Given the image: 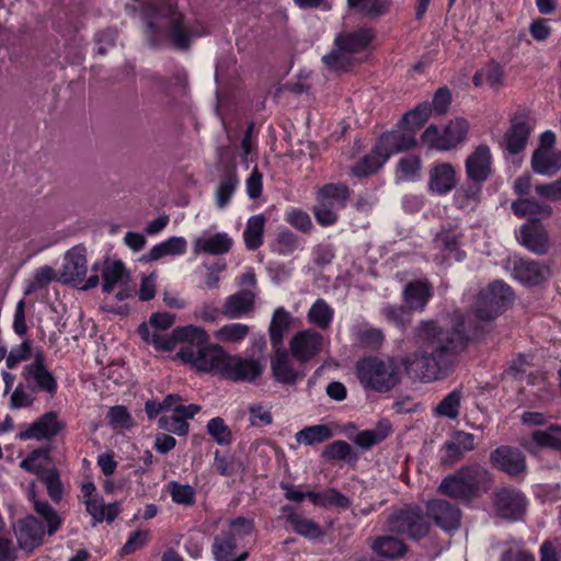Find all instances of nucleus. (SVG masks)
<instances>
[{
	"mask_svg": "<svg viewBox=\"0 0 561 561\" xmlns=\"http://www.w3.org/2000/svg\"><path fill=\"white\" fill-rule=\"evenodd\" d=\"M513 299L511 287L502 280H494L479 293L473 306L476 318L483 324H472L459 311L453 312L447 319L421 321L414 329L417 350L404 359L405 369L426 382L446 377L469 341L482 336L488 331L489 322L502 313Z\"/></svg>",
	"mask_w": 561,
	"mask_h": 561,
	"instance_id": "obj_1",
	"label": "nucleus"
},
{
	"mask_svg": "<svg viewBox=\"0 0 561 561\" xmlns=\"http://www.w3.org/2000/svg\"><path fill=\"white\" fill-rule=\"evenodd\" d=\"M144 32L150 46H158L169 39L178 49H187L191 41L202 36L203 25L186 19L173 0H154L142 7Z\"/></svg>",
	"mask_w": 561,
	"mask_h": 561,
	"instance_id": "obj_2",
	"label": "nucleus"
},
{
	"mask_svg": "<svg viewBox=\"0 0 561 561\" xmlns=\"http://www.w3.org/2000/svg\"><path fill=\"white\" fill-rule=\"evenodd\" d=\"M175 336L184 344L178 352L182 362L197 371L213 373L221 377L227 352L218 344L209 343L207 332L198 327L186 325L175 329Z\"/></svg>",
	"mask_w": 561,
	"mask_h": 561,
	"instance_id": "obj_3",
	"label": "nucleus"
},
{
	"mask_svg": "<svg viewBox=\"0 0 561 561\" xmlns=\"http://www.w3.org/2000/svg\"><path fill=\"white\" fill-rule=\"evenodd\" d=\"M356 375L365 390L386 393L396 388L401 370L392 357L369 356L357 362Z\"/></svg>",
	"mask_w": 561,
	"mask_h": 561,
	"instance_id": "obj_4",
	"label": "nucleus"
},
{
	"mask_svg": "<svg viewBox=\"0 0 561 561\" xmlns=\"http://www.w3.org/2000/svg\"><path fill=\"white\" fill-rule=\"evenodd\" d=\"M102 277V291L111 294L115 291L117 300L122 301L131 296L134 287L129 285L130 275L125 265L117 260L105 259L102 263H94L91 274L87 278L82 290H89L98 287L100 284V275Z\"/></svg>",
	"mask_w": 561,
	"mask_h": 561,
	"instance_id": "obj_5",
	"label": "nucleus"
},
{
	"mask_svg": "<svg viewBox=\"0 0 561 561\" xmlns=\"http://www.w3.org/2000/svg\"><path fill=\"white\" fill-rule=\"evenodd\" d=\"M431 524L423 511L417 506L405 505L396 510L388 518L387 528L390 533L419 540L427 536Z\"/></svg>",
	"mask_w": 561,
	"mask_h": 561,
	"instance_id": "obj_6",
	"label": "nucleus"
},
{
	"mask_svg": "<svg viewBox=\"0 0 561 561\" xmlns=\"http://www.w3.org/2000/svg\"><path fill=\"white\" fill-rule=\"evenodd\" d=\"M467 131V121L457 118L449 122L442 131H439L435 125H430L423 133L422 140L431 148L446 151L461 142L465 139Z\"/></svg>",
	"mask_w": 561,
	"mask_h": 561,
	"instance_id": "obj_7",
	"label": "nucleus"
},
{
	"mask_svg": "<svg viewBox=\"0 0 561 561\" xmlns=\"http://www.w3.org/2000/svg\"><path fill=\"white\" fill-rule=\"evenodd\" d=\"M22 376L32 391H42L49 397L56 394L57 380L48 370L43 352H37L34 360L24 366Z\"/></svg>",
	"mask_w": 561,
	"mask_h": 561,
	"instance_id": "obj_8",
	"label": "nucleus"
},
{
	"mask_svg": "<svg viewBox=\"0 0 561 561\" xmlns=\"http://www.w3.org/2000/svg\"><path fill=\"white\" fill-rule=\"evenodd\" d=\"M490 463L496 470L506 473L511 478H523L527 472L525 455L510 445H502L490 454Z\"/></svg>",
	"mask_w": 561,
	"mask_h": 561,
	"instance_id": "obj_9",
	"label": "nucleus"
},
{
	"mask_svg": "<svg viewBox=\"0 0 561 561\" xmlns=\"http://www.w3.org/2000/svg\"><path fill=\"white\" fill-rule=\"evenodd\" d=\"M492 500L495 514L503 519L517 520L526 512L527 500L515 489H497L493 492Z\"/></svg>",
	"mask_w": 561,
	"mask_h": 561,
	"instance_id": "obj_10",
	"label": "nucleus"
},
{
	"mask_svg": "<svg viewBox=\"0 0 561 561\" xmlns=\"http://www.w3.org/2000/svg\"><path fill=\"white\" fill-rule=\"evenodd\" d=\"M263 370L264 365L259 359L227 353L221 377L233 381L253 382Z\"/></svg>",
	"mask_w": 561,
	"mask_h": 561,
	"instance_id": "obj_11",
	"label": "nucleus"
},
{
	"mask_svg": "<svg viewBox=\"0 0 561 561\" xmlns=\"http://www.w3.org/2000/svg\"><path fill=\"white\" fill-rule=\"evenodd\" d=\"M462 233L457 227L442 228L434 239V247L440 253L435 261L444 264L450 260L461 261L465 253L460 251Z\"/></svg>",
	"mask_w": 561,
	"mask_h": 561,
	"instance_id": "obj_12",
	"label": "nucleus"
},
{
	"mask_svg": "<svg viewBox=\"0 0 561 561\" xmlns=\"http://www.w3.org/2000/svg\"><path fill=\"white\" fill-rule=\"evenodd\" d=\"M530 133L528 116L525 113H517L511 118L510 128L501 146L510 154H518L526 148Z\"/></svg>",
	"mask_w": 561,
	"mask_h": 561,
	"instance_id": "obj_13",
	"label": "nucleus"
},
{
	"mask_svg": "<svg viewBox=\"0 0 561 561\" xmlns=\"http://www.w3.org/2000/svg\"><path fill=\"white\" fill-rule=\"evenodd\" d=\"M14 535L19 548L32 552L44 542L45 529L41 520L28 515L14 525Z\"/></svg>",
	"mask_w": 561,
	"mask_h": 561,
	"instance_id": "obj_14",
	"label": "nucleus"
},
{
	"mask_svg": "<svg viewBox=\"0 0 561 561\" xmlns=\"http://www.w3.org/2000/svg\"><path fill=\"white\" fill-rule=\"evenodd\" d=\"M520 446L537 458H540L542 448L561 451V426L550 425L546 431H534L528 438L520 442Z\"/></svg>",
	"mask_w": 561,
	"mask_h": 561,
	"instance_id": "obj_15",
	"label": "nucleus"
},
{
	"mask_svg": "<svg viewBox=\"0 0 561 561\" xmlns=\"http://www.w3.org/2000/svg\"><path fill=\"white\" fill-rule=\"evenodd\" d=\"M323 343V336L312 330L307 329L296 333L290 340V352L299 362H308L320 353Z\"/></svg>",
	"mask_w": 561,
	"mask_h": 561,
	"instance_id": "obj_16",
	"label": "nucleus"
},
{
	"mask_svg": "<svg viewBox=\"0 0 561 561\" xmlns=\"http://www.w3.org/2000/svg\"><path fill=\"white\" fill-rule=\"evenodd\" d=\"M88 272L85 250L75 247L67 251L60 280L65 284L81 285L85 283Z\"/></svg>",
	"mask_w": 561,
	"mask_h": 561,
	"instance_id": "obj_17",
	"label": "nucleus"
},
{
	"mask_svg": "<svg viewBox=\"0 0 561 561\" xmlns=\"http://www.w3.org/2000/svg\"><path fill=\"white\" fill-rule=\"evenodd\" d=\"M476 448L474 435L463 431H456L443 445L440 462L444 466H453L460 461L467 451Z\"/></svg>",
	"mask_w": 561,
	"mask_h": 561,
	"instance_id": "obj_18",
	"label": "nucleus"
},
{
	"mask_svg": "<svg viewBox=\"0 0 561 561\" xmlns=\"http://www.w3.org/2000/svg\"><path fill=\"white\" fill-rule=\"evenodd\" d=\"M491 165L492 156L489 146H478L466 159L465 168L468 180L483 184L491 173Z\"/></svg>",
	"mask_w": 561,
	"mask_h": 561,
	"instance_id": "obj_19",
	"label": "nucleus"
},
{
	"mask_svg": "<svg viewBox=\"0 0 561 561\" xmlns=\"http://www.w3.org/2000/svg\"><path fill=\"white\" fill-rule=\"evenodd\" d=\"M416 145L413 133L391 130L381 135L377 141V152L389 159L392 154L409 150Z\"/></svg>",
	"mask_w": 561,
	"mask_h": 561,
	"instance_id": "obj_20",
	"label": "nucleus"
},
{
	"mask_svg": "<svg viewBox=\"0 0 561 561\" xmlns=\"http://www.w3.org/2000/svg\"><path fill=\"white\" fill-rule=\"evenodd\" d=\"M427 513L437 526L446 531L455 530L460 525V511L445 500H433L427 503Z\"/></svg>",
	"mask_w": 561,
	"mask_h": 561,
	"instance_id": "obj_21",
	"label": "nucleus"
},
{
	"mask_svg": "<svg viewBox=\"0 0 561 561\" xmlns=\"http://www.w3.org/2000/svg\"><path fill=\"white\" fill-rule=\"evenodd\" d=\"M255 293L252 289H241L228 296L221 308L227 319H240L254 310Z\"/></svg>",
	"mask_w": 561,
	"mask_h": 561,
	"instance_id": "obj_22",
	"label": "nucleus"
},
{
	"mask_svg": "<svg viewBox=\"0 0 561 561\" xmlns=\"http://www.w3.org/2000/svg\"><path fill=\"white\" fill-rule=\"evenodd\" d=\"M375 37L369 27H359L355 31H343L334 37V44L351 55L364 51Z\"/></svg>",
	"mask_w": 561,
	"mask_h": 561,
	"instance_id": "obj_23",
	"label": "nucleus"
},
{
	"mask_svg": "<svg viewBox=\"0 0 561 561\" xmlns=\"http://www.w3.org/2000/svg\"><path fill=\"white\" fill-rule=\"evenodd\" d=\"M520 243L529 251L543 255L549 250V236L538 222H527L520 227Z\"/></svg>",
	"mask_w": 561,
	"mask_h": 561,
	"instance_id": "obj_24",
	"label": "nucleus"
},
{
	"mask_svg": "<svg viewBox=\"0 0 561 561\" xmlns=\"http://www.w3.org/2000/svg\"><path fill=\"white\" fill-rule=\"evenodd\" d=\"M513 274L526 285H539L550 276V268L535 261L519 259L514 262Z\"/></svg>",
	"mask_w": 561,
	"mask_h": 561,
	"instance_id": "obj_25",
	"label": "nucleus"
},
{
	"mask_svg": "<svg viewBox=\"0 0 561 561\" xmlns=\"http://www.w3.org/2000/svg\"><path fill=\"white\" fill-rule=\"evenodd\" d=\"M61 428V424L57 421L55 412H47L43 414L38 420L30 425L27 430L19 434V438L22 440L26 439H45L51 438L58 434Z\"/></svg>",
	"mask_w": 561,
	"mask_h": 561,
	"instance_id": "obj_26",
	"label": "nucleus"
},
{
	"mask_svg": "<svg viewBox=\"0 0 561 561\" xmlns=\"http://www.w3.org/2000/svg\"><path fill=\"white\" fill-rule=\"evenodd\" d=\"M271 369L274 378L285 385H294L304 374L296 371L291 366L289 354L282 347L275 348V355L271 362Z\"/></svg>",
	"mask_w": 561,
	"mask_h": 561,
	"instance_id": "obj_27",
	"label": "nucleus"
},
{
	"mask_svg": "<svg viewBox=\"0 0 561 561\" xmlns=\"http://www.w3.org/2000/svg\"><path fill=\"white\" fill-rule=\"evenodd\" d=\"M231 245L232 239L226 232H218L196 238L193 243V251L195 254L220 255L229 252Z\"/></svg>",
	"mask_w": 561,
	"mask_h": 561,
	"instance_id": "obj_28",
	"label": "nucleus"
},
{
	"mask_svg": "<svg viewBox=\"0 0 561 561\" xmlns=\"http://www.w3.org/2000/svg\"><path fill=\"white\" fill-rule=\"evenodd\" d=\"M456 171L450 163H437L430 171L428 187L437 194H446L456 186Z\"/></svg>",
	"mask_w": 561,
	"mask_h": 561,
	"instance_id": "obj_29",
	"label": "nucleus"
},
{
	"mask_svg": "<svg viewBox=\"0 0 561 561\" xmlns=\"http://www.w3.org/2000/svg\"><path fill=\"white\" fill-rule=\"evenodd\" d=\"M513 213L523 218L529 216L530 222H538L541 219H547L552 215V208L550 205L540 203L535 198H519L512 203Z\"/></svg>",
	"mask_w": 561,
	"mask_h": 561,
	"instance_id": "obj_30",
	"label": "nucleus"
},
{
	"mask_svg": "<svg viewBox=\"0 0 561 561\" xmlns=\"http://www.w3.org/2000/svg\"><path fill=\"white\" fill-rule=\"evenodd\" d=\"M236 548V535L232 531H226L215 537L211 547V552L216 561L247 560V558L249 557L248 552H242L239 557L232 558Z\"/></svg>",
	"mask_w": 561,
	"mask_h": 561,
	"instance_id": "obj_31",
	"label": "nucleus"
},
{
	"mask_svg": "<svg viewBox=\"0 0 561 561\" xmlns=\"http://www.w3.org/2000/svg\"><path fill=\"white\" fill-rule=\"evenodd\" d=\"M472 494L476 496L480 491H486L491 485V474L484 467L474 463L457 471Z\"/></svg>",
	"mask_w": 561,
	"mask_h": 561,
	"instance_id": "obj_32",
	"label": "nucleus"
},
{
	"mask_svg": "<svg viewBox=\"0 0 561 561\" xmlns=\"http://www.w3.org/2000/svg\"><path fill=\"white\" fill-rule=\"evenodd\" d=\"M531 168L538 174H556L561 170V151L536 149L531 157Z\"/></svg>",
	"mask_w": 561,
	"mask_h": 561,
	"instance_id": "obj_33",
	"label": "nucleus"
},
{
	"mask_svg": "<svg viewBox=\"0 0 561 561\" xmlns=\"http://www.w3.org/2000/svg\"><path fill=\"white\" fill-rule=\"evenodd\" d=\"M350 198V190L343 183H329L317 192V202L324 203L329 208L339 210Z\"/></svg>",
	"mask_w": 561,
	"mask_h": 561,
	"instance_id": "obj_34",
	"label": "nucleus"
},
{
	"mask_svg": "<svg viewBox=\"0 0 561 561\" xmlns=\"http://www.w3.org/2000/svg\"><path fill=\"white\" fill-rule=\"evenodd\" d=\"M84 505L87 512L93 519V525L104 520L112 523L121 512L119 504L117 502L106 505L102 499L98 497L84 500Z\"/></svg>",
	"mask_w": 561,
	"mask_h": 561,
	"instance_id": "obj_35",
	"label": "nucleus"
},
{
	"mask_svg": "<svg viewBox=\"0 0 561 561\" xmlns=\"http://www.w3.org/2000/svg\"><path fill=\"white\" fill-rule=\"evenodd\" d=\"M404 300L413 310H423L432 297V287L426 282H411L403 291Z\"/></svg>",
	"mask_w": 561,
	"mask_h": 561,
	"instance_id": "obj_36",
	"label": "nucleus"
},
{
	"mask_svg": "<svg viewBox=\"0 0 561 561\" xmlns=\"http://www.w3.org/2000/svg\"><path fill=\"white\" fill-rule=\"evenodd\" d=\"M187 242L183 237H171L165 241L153 245L148 253L142 256L147 262L157 261L167 255H180L186 252Z\"/></svg>",
	"mask_w": 561,
	"mask_h": 561,
	"instance_id": "obj_37",
	"label": "nucleus"
},
{
	"mask_svg": "<svg viewBox=\"0 0 561 561\" xmlns=\"http://www.w3.org/2000/svg\"><path fill=\"white\" fill-rule=\"evenodd\" d=\"M290 319V313L284 307L275 309L268 328L271 343L274 348L282 347L284 334L289 328Z\"/></svg>",
	"mask_w": 561,
	"mask_h": 561,
	"instance_id": "obj_38",
	"label": "nucleus"
},
{
	"mask_svg": "<svg viewBox=\"0 0 561 561\" xmlns=\"http://www.w3.org/2000/svg\"><path fill=\"white\" fill-rule=\"evenodd\" d=\"M391 432V424L387 420H381L371 430L359 432L353 442L363 449H369L376 444L382 442Z\"/></svg>",
	"mask_w": 561,
	"mask_h": 561,
	"instance_id": "obj_39",
	"label": "nucleus"
},
{
	"mask_svg": "<svg viewBox=\"0 0 561 561\" xmlns=\"http://www.w3.org/2000/svg\"><path fill=\"white\" fill-rule=\"evenodd\" d=\"M346 3L350 10L363 16L376 19L389 11L391 0H347Z\"/></svg>",
	"mask_w": 561,
	"mask_h": 561,
	"instance_id": "obj_40",
	"label": "nucleus"
},
{
	"mask_svg": "<svg viewBox=\"0 0 561 561\" xmlns=\"http://www.w3.org/2000/svg\"><path fill=\"white\" fill-rule=\"evenodd\" d=\"M265 222L266 218L262 214L251 216L248 219L243 231V240L248 250L254 251L262 245Z\"/></svg>",
	"mask_w": 561,
	"mask_h": 561,
	"instance_id": "obj_41",
	"label": "nucleus"
},
{
	"mask_svg": "<svg viewBox=\"0 0 561 561\" xmlns=\"http://www.w3.org/2000/svg\"><path fill=\"white\" fill-rule=\"evenodd\" d=\"M238 184L239 178L237 175L236 165H232L228 168L221 176L216 190V204L219 208H224L228 205L231 196L238 187Z\"/></svg>",
	"mask_w": 561,
	"mask_h": 561,
	"instance_id": "obj_42",
	"label": "nucleus"
},
{
	"mask_svg": "<svg viewBox=\"0 0 561 561\" xmlns=\"http://www.w3.org/2000/svg\"><path fill=\"white\" fill-rule=\"evenodd\" d=\"M333 432L327 424L306 426L295 434L298 444L311 446L321 444L332 438Z\"/></svg>",
	"mask_w": 561,
	"mask_h": 561,
	"instance_id": "obj_43",
	"label": "nucleus"
},
{
	"mask_svg": "<svg viewBox=\"0 0 561 561\" xmlns=\"http://www.w3.org/2000/svg\"><path fill=\"white\" fill-rule=\"evenodd\" d=\"M300 245L301 242L299 237L293 231L283 228L276 232V236L271 243V250L278 255L288 256L300 249Z\"/></svg>",
	"mask_w": 561,
	"mask_h": 561,
	"instance_id": "obj_44",
	"label": "nucleus"
},
{
	"mask_svg": "<svg viewBox=\"0 0 561 561\" xmlns=\"http://www.w3.org/2000/svg\"><path fill=\"white\" fill-rule=\"evenodd\" d=\"M283 510L287 513L286 520L297 534L311 539L322 535L320 526L313 520L304 518L299 514L294 513L290 506H285Z\"/></svg>",
	"mask_w": 561,
	"mask_h": 561,
	"instance_id": "obj_45",
	"label": "nucleus"
},
{
	"mask_svg": "<svg viewBox=\"0 0 561 561\" xmlns=\"http://www.w3.org/2000/svg\"><path fill=\"white\" fill-rule=\"evenodd\" d=\"M371 548L378 556L389 559L403 556L408 549L402 540L393 536L378 537L371 545Z\"/></svg>",
	"mask_w": 561,
	"mask_h": 561,
	"instance_id": "obj_46",
	"label": "nucleus"
},
{
	"mask_svg": "<svg viewBox=\"0 0 561 561\" xmlns=\"http://www.w3.org/2000/svg\"><path fill=\"white\" fill-rule=\"evenodd\" d=\"M438 490L443 494L457 500L469 501L474 496L458 472L446 477Z\"/></svg>",
	"mask_w": 561,
	"mask_h": 561,
	"instance_id": "obj_47",
	"label": "nucleus"
},
{
	"mask_svg": "<svg viewBox=\"0 0 561 561\" xmlns=\"http://www.w3.org/2000/svg\"><path fill=\"white\" fill-rule=\"evenodd\" d=\"M354 57L348 51L342 49L333 43L330 53L322 57V62L330 71H346L354 65Z\"/></svg>",
	"mask_w": 561,
	"mask_h": 561,
	"instance_id": "obj_48",
	"label": "nucleus"
},
{
	"mask_svg": "<svg viewBox=\"0 0 561 561\" xmlns=\"http://www.w3.org/2000/svg\"><path fill=\"white\" fill-rule=\"evenodd\" d=\"M250 333V327L240 322H232L222 325L214 332L217 341L227 344L241 343Z\"/></svg>",
	"mask_w": 561,
	"mask_h": 561,
	"instance_id": "obj_49",
	"label": "nucleus"
},
{
	"mask_svg": "<svg viewBox=\"0 0 561 561\" xmlns=\"http://www.w3.org/2000/svg\"><path fill=\"white\" fill-rule=\"evenodd\" d=\"M388 159L377 152V144L373 151L352 168V174L357 178L368 176L378 171Z\"/></svg>",
	"mask_w": 561,
	"mask_h": 561,
	"instance_id": "obj_50",
	"label": "nucleus"
},
{
	"mask_svg": "<svg viewBox=\"0 0 561 561\" xmlns=\"http://www.w3.org/2000/svg\"><path fill=\"white\" fill-rule=\"evenodd\" d=\"M333 309L327 304L324 299H317L308 311V320L310 323L321 329L330 327L333 319Z\"/></svg>",
	"mask_w": 561,
	"mask_h": 561,
	"instance_id": "obj_51",
	"label": "nucleus"
},
{
	"mask_svg": "<svg viewBox=\"0 0 561 561\" xmlns=\"http://www.w3.org/2000/svg\"><path fill=\"white\" fill-rule=\"evenodd\" d=\"M482 183L471 182L465 184L456 194L455 201L459 208L473 209L481 196Z\"/></svg>",
	"mask_w": 561,
	"mask_h": 561,
	"instance_id": "obj_52",
	"label": "nucleus"
},
{
	"mask_svg": "<svg viewBox=\"0 0 561 561\" xmlns=\"http://www.w3.org/2000/svg\"><path fill=\"white\" fill-rule=\"evenodd\" d=\"M432 112V105L430 103L419 104L415 108L404 114L402 124L408 131L414 134L416 129H420L430 118Z\"/></svg>",
	"mask_w": 561,
	"mask_h": 561,
	"instance_id": "obj_53",
	"label": "nucleus"
},
{
	"mask_svg": "<svg viewBox=\"0 0 561 561\" xmlns=\"http://www.w3.org/2000/svg\"><path fill=\"white\" fill-rule=\"evenodd\" d=\"M33 504L35 512L41 515L47 524V534L53 536L61 526L62 519L57 511L47 502L38 501L33 494Z\"/></svg>",
	"mask_w": 561,
	"mask_h": 561,
	"instance_id": "obj_54",
	"label": "nucleus"
},
{
	"mask_svg": "<svg viewBox=\"0 0 561 561\" xmlns=\"http://www.w3.org/2000/svg\"><path fill=\"white\" fill-rule=\"evenodd\" d=\"M39 478L45 484L51 501L58 503L64 494V485L58 470L56 468L44 469L41 471Z\"/></svg>",
	"mask_w": 561,
	"mask_h": 561,
	"instance_id": "obj_55",
	"label": "nucleus"
},
{
	"mask_svg": "<svg viewBox=\"0 0 561 561\" xmlns=\"http://www.w3.org/2000/svg\"><path fill=\"white\" fill-rule=\"evenodd\" d=\"M167 490L171 495L174 503L192 506L195 503V490L190 484H181L176 481H171L167 485Z\"/></svg>",
	"mask_w": 561,
	"mask_h": 561,
	"instance_id": "obj_56",
	"label": "nucleus"
},
{
	"mask_svg": "<svg viewBox=\"0 0 561 561\" xmlns=\"http://www.w3.org/2000/svg\"><path fill=\"white\" fill-rule=\"evenodd\" d=\"M207 432L218 445L227 446L232 442V433L229 426L219 416L208 421Z\"/></svg>",
	"mask_w": 561,
	"mask_h": 561,
	"instance_id": "obj_57",
	"label": "nucleus"
},
{
	"mask_svg": "<svg viewBox=\"0 0 561 561\" xmlns=\"http://www.w3.org/2000/svg\"><path fill=\"white\" fill-rule=\"evenodd\" d=\"M461 401V391L454 390L448 393L435 408L437 415L446 416L448 419H456L459 414V407Z\"/></svg>",
	"mask_w": 561,
	"mask_h": 561,
	"instance_id": "obj_58",
	"label": "nucleus"
},
{
	"mask_svg": "<svg viewBox=\"0 0 561 561\" xmlns=\"http://www.w3.org/2000/svg\"><path fill=\"white\" fill-rule=\"evenodd\" d=\"M162 403L163 411H173V413H178L184 415V417H194L196 413L201 411V407L197 404H182V398L178 394H168Z\"/></svg>",
	"mask_w": 561,
	"mask_h": 561,
	"instance_id": "obj_59",
	"label": "nucleus"
},
{
	"mask_svg": "<svg viewBox=\"0 0 561 561\" xmlns=\"http://www.w3.org/2000/svg\"><path fill=\"white\" fill-rule=\"evenodd\" d=\"M322 457L327 460H347L351 457L357 459V456L353 453L352 447L345 440H335L328 446L322 451Z\"/></svg>",
	"mask_w": 561,
	"mask_h": 561,
	"instance_id": "obj_60",
	"label": "nucleus"
},
{
	"mask_svg": "<svg viewBox=\"0 0 561 561\" xmlns=\"http://www.w3.org/2000/svg\"><path fill=\"white\" fill-rule=\"evenodd\" d=\"M57 279V274L51 266L44 265L37 268L28 283L25 295H30Z\"/></svg>",
	"mask_w": 561,
	"mask_h": 561,
	"instance_id": "obj_61",
	"label": "nucleus"
},
{
	"mask_svg": "<svg viewBox=\"0 0 561 561\" xmlns=\"http://www.w3.org/2000/svg\"><path fill=\"white\" fill-rule=\"evenodd\" d=\"M421 160L416 156H409L400 159L397 169V176L401 181H413L419 176Z\"/></svg>",
	"mask_w": 561,
	"mask_h": 561,
	"instance_id": "obj_62",
	"label": "nucleus"
},
{
	"mask_svg": "<svg viewBox=\"0 0 561 561\" xmlns=\"http://www.w3.org/2000/svg\"><path fill=\"white\" fill-rule=\"evenodd\" d=\"M190 417H184V415L174 413L173 415L167 416L163 415L159 419L160 428L173 433L179 436L186 435L188 432V423L187 420Z\"/></svg>",
	"mask_w": 561,
	"mask_h": 561,
	"instance_id": "obj_63",
	"label": "nucleus"
},
{
	"mask_svg": "<svg viewBox=\"0 0 561 561\" xmlns=\"http://www.w3.org/2000/svg\"><path fill=\"white\" fill-rule=\"evenodd\" d=\"M381 312L389 322L398 328H405L410 322V314L403 306L386 305Z\"/></svg>",
	"mask_w": 561,
	"mask_h": 561,
	"instance_id": "obj_64",
	"label": "nucleus"
}]
</instances>
